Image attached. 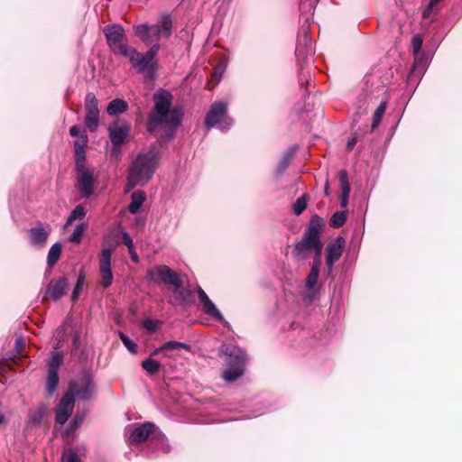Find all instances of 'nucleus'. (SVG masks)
I'll return each mask as SVG.
<instances>
[{
	"label": "nucleus",
	"mask_w": 462,
	"mask_h": 462,
	"mask_svg": "<svg viewBox=\"0 0 462 462\" xmlns=\"http://www.w3.org/2000/svg\"><path fill=\"white\" fill-rule=\"evenodd\" d=\"M153 102L154 106L147 120V130L150 133L160 130V141L166 142L181 125L183 110L180 106L171 107L172 95L164 89H160L153 95Z\"/></svg>",
	"instance_id": "1"
},
{
	"label": "nucleus",
	"mask_w": 462,
	"mask_h": 462,
	"mask_svg": "<svg viewBox=\"0 0 462 462\" xmlns=\"http://www.w3.org/2000/svg\"><path fill=\"white\" fill-rule=\"evenodd\" d=\"M160 158L161 153L157 143L152 144L146 152L138 153L128 169L126 176L128 189L145 186L152 178Z\"/></svg>",
	"instance_id": "2"
},
{
	"label": "nucleus",
	"mask_w": 462,
	"mask_h": 462,
	"mask_svg": "<svg viewBox=\"0 0 462 462\" xmlns=\"http://www.w3.org/2000/svg\"><path fill=\"white\" fill-rule=\"evenodd\" d=\"M220 352L226 356V368L222 373V378L226 382L236 381L245 373L246 363L245 351L237 346L223 344Z\"/></svg>",
	"instance_id": "3"
},
{
	"label": "nucleus",
	"mask_w": 462,
	"mask_h": 462,
	"mask_svg": "<svg viewBox=\"0 0 462 462\" xmlns=\"http://www.w3.org/2000/svg\"><path fill=\"white\" fill-rule=\"evenodd\" d=\"M172 20L169 14H163L156 24L143 23L134 27L135 34L145 44H151L154 41L169 39L172 34Z\"/></svg>",
	"instance_id": "4"
},
{
	"label": "nucleus",
	"mask_w": 462,
	"mask_h": 462,
	"mask_svg": "<svg viewBox=\"0 0 462 462\" xmlns=\"http://www.w3.org/2000/svg\"><path fill=\"white\" fill-rule=\"evenodd\" d=\"M75 188L83 199H88L93 195L97 182L98 176L96 170L86 162H75Z\"/></svg>",
	"instance_id": "5"
},
{
	"label": "nucleus",
	"mask_w": 462,
	"mask_h": 462,
	"mask_svg": "<svg viewBox=\"0 0 462 462\" xmlns=\"http://www.w3.org/2000/svg\"><path fill=\"white\" fill-rule=\"evenodd\" d=\"M228 104L226 101L214 102L205 116V125L207 128L217 127L222 132L228 131L233 120L227 115Z\"/></svg>",
	"instance_id": "6"
},
{
	"label": "nucleus",
	"mask_w": 462,
	"mask_h": 462,
	"mask_svg": "<svg viewBox=\"0 0 462 462\" xmlns=\"http://www.w3.org/2000/svg\"><path fill=\"white\" fill-rule=\"evenodd\" d=\"M147 279L155 283H164L174 287V293L182 296L181 281L177 273L166 265H158L147 271Z\"/></svg>",
	"instance_id": "7"
},
{
	"label": "nucleus",
	"mask_w": 462,
	"mask_h": 462,
	"mask_svg": "<svg viewBox=\"0 0 462 462\" xmlns=\"http://www.w3.org/2000/svg\"><path fill=\"white\" fill-rule=\"evenodd\" d=\"M107 44L115 54L125 56L131 49L127 44L125 30L120 24L107 25L103 29Z\"/></svg>",
	"instance_id": "8"
},
{
	"label": "nucleus",
	"mask_w": 462,
	"mask_h": 462,
	"mask_svg": "<svg viewBox=\"0 0 462 462\" xmlns=\"http://www.w3.org/2000/svg\"><path fill=\"white\" fill-rule=\"evenodd\" d=\"M155 424L152 422H146L143 425L134 429L129 437L128 440L131 444L139 443L145 440L152 435V439H156L161 443V448L164 452H169L170 448L165 444V436L162 432H155Z\"/></svg>",
	"instance_id": "9"
},
{
	"label": "nucleus",
	"mask_w": 462,
	"mask_h": 462,
	"mask_svg": "<svg viewBox=\"0 0 462 462\" xmlns=\"http://www.w3.org/2000/svg\"><path fill=\"white\" fill-rule=\"evenodd\" d=\"M159 50L160 45L154 43L145 54L140 55L134 49L131 48L125 57H127L136 71L141 73L153 67L155 64L154 58Z\"/></svg>",
	"instance_id": "10"
},
{
	"label": "nucleus",
	"mask_w": 462,
	"mask_h": 462,
	"mask_svg": "<svg viewBox=\"0 0 462 462\" xmlns=\"http://www.w3.org/2000/svg\"><path fill=\"white\" fill-rule=\"evenodd\" d=\"M94 392L95 384L93 379L89 374H85L79 381L69 383V392L68 394H72L73 397L77 396L86 401L91 398Z\"/></svg>",
	"instance_id": "11"
},
{
	"label": "nucleus",
	"mask_w": 462,
	"mask_h": 462,
	"mask_svg": "<svg viewBox=\"0 0 462 462\" xmlns=\"http://www.w3.org/2000/svg\"><path fill=\"white\" fill-rule=\"evenodd\" d=\"M86 108V125L88 128L94 132L99 124V109L97 99L93 93H88L85 98Z\"/></svg>",
	"instance_id": "12"
},
{
	"label": "nucleus",
	"mask_w": 462,
	"mask_h": 462,
	"mask_svg": "<svg viewBox=\"0 0 462 462\" xmlns=\"http://www.w3.org/2000/svg\"><path fill=\"white\" fill-rule=\"evenodd\" d=\"M321 245L320 238L304 233L300 241L294 246V255L298 259H306L309 257L311 251L316 250Z\"/></svg>",
	"instance_id": "13"
},
{
	"label": "nucleus",
	"mask_w": 462,
	"mask_h": 462,
	"mask_svg": "<svg viewBox=\"0 0 462 462\" xmlns=\"http://www.w3.org/2000/svg\"><path fill=\"white\" fill-rule=\"evenodd\" d=\"M112 250L104 248L99 256V272L102 287L108 288L113 283V273L111 271Z\"/></svg>",
	"instance_id": "14"
},
{
	"label": "nucleus",
	"mask_w": 462,
	"mask_h": 462,
	"mask_svg": "<svg viewBox=\"0 0 462 462\" xmlns=\"http://www.w3.org/2000/svg\"><path fill=\"white\" fill-rule=\"evenodd\" d=\"M197 293L199 300L202 305L203 311L213 319H216L225 325H228V322L224 319L222 313L200 287L197 288Z\"/></svg>",
	"instance_id": "15"
},
{
	"label": "nucleus",
	"mask_w": 462,
	"mask_h": 462,
	"mask_svg": "<svg viewBox=\"0 0 462 462\" xmlns=\"http://www.w3.org/2000/svg\"><path fill=\"white\" fill-rule=\"evenodd\" d=\"M345 239L338 236L334 242L328 245L326 248V265L328 267V274L330 275L335 263L341 257Z\"/></svg>",
	"instance_id": "16"
},
{
	"label": "nucleus",
	"mask_w": 462,
	"mask_h": 462,
	"mask_svg": "<svg viewBox=\"0 0 462 462\" xmlns=\"http://www.w3.org/2000/svg\"><path fill=\"white\" fill-rule=\"evenodd\" d=\"M51 232L50 225L32 227L28 230L29 243L36 248H43Z\"/></svg>",
	"instance_id": "17"
},
{
	"label": "nucleus",
	"mask_w": 462,
	"mask_h": 462,
	"mask_svg": "<svg viewBox=\"0 0 462 462\" xmlns=\"http://www.w3.org/2000/svg\"><path fill=\"white\" fill-rule=\"evenodd\" d=\"M75 406V400L72 394L66 393L60 400L56 409V421L63 425L71 415Z\"/></svg>",
	"instance_id": "18"
},
{
	"label": "nucleus",
	"mask_w": 462,
	"mask_h": 462,
	"mask_svg": "<svg viewBox=\"0 0 462 462\" xmlns=\"http://www.w3.org/2000/svg\"><path fill=\"white\" fill-rule=\"evenodd\" d=\"M67 286L68 280L66 278H59L58 280L51 281L47 286L46 295L53 301H57L65 294Z\"/></svg>",
	"instance_id": "19"
},
{
	"label": "nucleus",
	"mask_w": 462,
	"mask_h": 462,
	"mask_svg": "<svg viewBox=\"0 0 462 462\" xmlns=\"http://www.w3.org/2000/svg\"><path fill=\"white\" fill-rule=\"evenodd\" d=\"M109 138L113 145L118 146L122 144L130 132V126L127 125H114L108 128Z\"/></svg>",
	"instance_id": "20"
},
{
	"label": "nucleus",
	"mask_w": 462,
	"mask_h": 462,
	"mask_svg": "<svg viewBox=\"0 0 462 462\" xmlns=\"http://www.w3.org/2000/svg\"><path fill=\"white\" fill-rule=\"evenodd\" d=\"M319 276V271L316 270V268H311L310 273L306 278V288L308 290L307 294L305 296V300L309 302H311L315 300L317 296V282Z\"/></svg>",
	"instance_id": "21"
},
{
	"label": "nucleus",
	"mask_w": 462,
	"mask_h": 462,
	"mask_svg": "<svg viewBox=\"0 0 462 462\" xmlns=\"http://www.w3.org/2000/svg\"><path fill=\"white\" fill-rule=\"evenodd\" d=\"M338 179L341 187V194L339 197L341 208H346L348 204V198L350 194V185L348 182V173L346 170L338 171Z\"/></svg>",
	"instance_id": "22"
},
{
	"label": "nucleus",
	"mask_w": 462,
	"mask_h": 462,
	"mask_svg": "<svg viewBox=\"0 0 462 462\" xmlns=\"http://www.w3.org/2000/svg\"><path fill=\"white\" fill-rule=\"evenodd\" d=\"M88 145V135L86 132L79 134L74 141L75 162H86V147Z\"/></svg>",
	"instance_id": "23"
},
{
	"label": "nucleus",
	"mask_w": 462,
	"mask_h": 462,
	"mask_svg": "<svg viewBox=\"0 0 462 462\" xmlns=\"http://www.w3.org/2000/svg\"><path fill=\"white\" fill-rule=\"evenodd\" d=\"M324 227L323 218L318 215H314L310 222L308 228L304 233L310 235L314 237L320 238V233Z\"/></svg>",
	"instance_id": "24"
},
{
	"label": "nucleus",
	"mask_w": 462,
	"mask_h": 462,
	"mask_svg": "<svg viewBox=\"0 0 462 462\" xmlns=\"http://www.w3.org/2000/svg\"><path fill=\"white\" fill-rule=\"evenodd\" d=\"M146 199L145 193L143 191L138 190L134 191L131 195V202L128 205V211L132 214H135L139 211L140 208L143 204Z\"/></svg>",
	"instance_id": "25"
},
{
	"label": "nucleus",
	"mask_w": 462,
	"mask_h": 462,
	"mask_svg": "<svg viewBox=\"0 0 462 462\" xmlns=\"http://www.w3.org/2000/svg\"><path fill=\"white\" fill-rule=\"evenodd\" d=\"M128 109V104L120 98L112 100L107 107L106 112L109 116H117L119 114L126 112Z\"/></svg>",
	"instance_id": "26"
},
{
	"label": "nucleus",
	"mask_w": 462,
	"mask_h": 462,
	"mask_svg": "<svg viewBox=\"0 0 462 462\" xmlns=\"http://www.w3.org/2000/svg\"><path fill=\"white\" fill-rule=\"evenodd\" d=\"M318 4V0H301L300 4V10L301 15L305 17L306 21H309L313 16L315 7Z\"/></svg>",
	"instance_id": "27"
},
{
	"label": "nucleus",
	"mask_w": 462,
	"mask_h": 462,
	"mask_svg": "<svg viewBox=\"0 0 462 462\" xmlns=\"http://www.w3.org/2000/svg\"><path fill=\"white\" fill-rule=\"evenodd\" d=\"M59 374L57 371H48L46 375V390L49 395H52L59 385Z\"/></svg>",
	"instance_id": "28"
},
{
	"label": "nucleus",
	"mask_w": 462,
	"mask_h": 462,
	"mask_svg": "<svg viewBox=\"0 0 462 462\" xmlns=\"http://www.w3.org/2000/svg\"><path fill=\"white\" fill-rule=\"evenodd\" d=\"M62 245L60 242L55 243L50 248L47 255V263L49 267H52L60 259L61 254Z\"/></svg>",
	"instance_id": "29"
},
{
	"label": "nucleus",
	"mask_w": 462,
	"mask_h": 462,
	"mask_svg": "<svg viewBox=\"0 0 462 462\" xmlns=\"http://www.w3.org/2000/svg\"><path fill=\"white\" fill-rule=\"evenodd\" d=\"M86 217V211L81 205H78L69 215L65 226H70L75 220H81Z\"/></svg>",
	"instance_id": "30"
},
{
	"label": "nucleus",
	"mask_w": 462,
	"mask_h": 462,
	"mask_svg": "<svg viewBox=\"0 0 462 462\" xmlns=\"http://www.w3.org/2000/svg\"><path fill=\"white\" fill-rule=\"evenodd\" d=\"M347 215V210L335 212L329 220L330 226L334 228L342 226L346 221Z\"/></svg>",
	"instance_id": "31"
},
{
	"label": "nucleus",
	"mask_w": 462,
	"mask_h": 462,
	"mask_svg": "<svg viewBox=\"0 0 462 462\" xmlns=\"http://www.w3.org/2000/svg\"><path fill=\"white\" fill-rule=\"evenodd\" d=\"M63 363V355L61 352L53 351L51 354V359L49 361L48 371H57Z\"/></svg>",
	"instance_id": "32"
},
{
	"label": "nucleus",
	"mask_w": 462,
	"mask_h": 462,
	"mask_svg": "<svg viewBox=\"0 0 462 462\" xmlns=\"http://www.w3.org/2000/svg\"><path fill=\"white\" fill-rule=\"evenodd\" d=\"M295 152L296 147H291L284 152L279 162L280 172H282L290 165L293 156L295 155Z\"/></svg>",
	"instance_id": "33"
},
{
	"label": "nucleus",
	"mask_w": 462,
	"mask_h": 462,
	"mask_svg": "<svg viewBox=\"0 0 462 462\" xmlns=\"http://www.w3.org/2000/svg\"><path fill=\"white\" fill-rule=\"evenodd\" d=\"M88 225L86 223L78 224L72 234L69 237V241L72 243H79L82 240L84 232L86 231Z\"/></svg>",
	"instance_id": "34"
},
{
	"label": "nucleus",
	"mask_w": 462,
	"mask_h": 462,
	"mask_svg": "<svg viewBox=\"0 0 462 462\" xmlns=\"http://www.w3.org/2000/svg\"><path fill=\"white\" fill-rule=\"evenodd\" d=\"M142 367L149 374H155L159 372L161 364L152 358H147L142 362Z\"/></svg>",
	"instance_id": "35"
},
{
	"label": "nucleus",
	"mask_w": 462,
	"mask_h": 462,
	"mask_svg": "<svg viewBox=\"0 0 462 462\" xmlns=\"http://www.w3.org/2000/svg\"><path fill=\"white\" fill-rule=\"evenodd\" d=\"M84 282H85V272L83 269H81L79 273L77 282H76L75 287L72 291L71 300L73 301H76L78 300L79 291H81V289L84 285Z\"/></svg>",
	"instance_id": "36"
},
{
	"label": "nucleus",
	"mask_w": 462,
	"mask_h": 462,
	"mask_svg": "<svg viewBox=\"0 0 462 462\" xmlns=\"http://www.w3.org/2000/svg\"><path fill=\"white\" fill-rule=\"evenodd\" d=\"M386 109V104L385 102H382L378 107L375 109L374 115H373V125H372V130L375 129L378 125L380 124V121L383 117V116L385 113Z\"/></svg>",
	"instance_id": "37"
},
{
	"label": "nucleus",
	"mask_w": 462,
	"mask_h": 462,
	"mask_svg": "<svg viewBox=\"0 0 462 462\" xmlns=\"http://www.w3.org/2000/svg\"><path fill=\"white\" fill-rule=\"evenodd\" d=\"M118 336L127 350L132 354H136L137 345L123 332H118Z\"/></svg>",
	"instance_id": "38"
},
{
	"label": "nucleus",
	"mask_w": 462,
	"mask_h": 462,
	"mask_svg": "<svg viewBox=\"0 0 462 462\" xmlns=\"http://www.w3.org/2000/svg\"><path fill=\"white\" fill-rule=\"evenodd\" d=\"M162 348H163L164 350H176L182 348L189 351L190 349V346L186 343L171 340L163 344L162 346Z\"/></svg>",
	"instance_id": "39"
},
{
	"label": "nucleus",
	"mask_w": 462,
	"mask_h": 462,
	"mask_svg": "<svg viewBox=\"0 0 462 462\" xmlns=\"http://www.w3.org/2000/svg\"><path fill=\"white\" fill-rule=\"evenodd\" d=\"M307 207V197L305 195H302L293 204V212L295 215L300 216L306 208Z\"/></svg>",
	"instance_id": "40"
},
{
	"label": "nucleus",
	"mask_w": 462,
	"mask_h": 462,
	"mask_svg": "<svg viewBox=\"0 0 462 462\" xmlns=\"http://www.w3.org/2000/svg\"><path fill=\"white\" fill-rule=\"evenodd\" d=\"M84 418L85 416L83 414H77L69 422L68 429L66 430V435H69L71 432L75 431L78 428H79L84 420Z\"/></svg>",
	"instance_id": "41"
},
{
	"label": "nucleus",
	"mask_w": 462,
	"mask_h": 462,
	"mask_svg": "<svg viewBox=\"0 0 462 462\" xmlns=\"http://www.w3.org/2000/svg\"><path fill=\"white\" fill-rule=\"evenodd\" d=\"M422 42L423 40L420 34H415L411 38V48L414 56H417L420 53Z\"/></svg>",
	"instance_id": "42"
},
{
	"label": "nucleus",
	"mask_w": 462,
	"mask_h": 462,
	"mask_svg": "<svg viewBox=\"0 0 462 462\" xmlns=\"http://www.w3.org/2000/svg\"><path fill=\"white\" fill-rule=\"evenodd\" d=\"M426 67V60L420 56V53L417 56H414V65L412 69V73L416 71L421 72L425 69Z\"/></svg>",
	"instance_id": "43"
},
{
	"label": "nucleus",
	"mask_w": 462,
	"mask_h": 462,
	"mask_svg": "<svg viewBox=\"0 0 462 462\" xmlns=\"http://www.w3.org/2000/svg\"><path fill=\"white\" fill-rule=\"evenodd\" d=\"M63 462H79V458L78 453L74 449H69V451L63 453L62 455Z\"/></svg>",
	"instance_id": "44"
},
{
	"label": "nucleus",
	"mask_w": 462,
	"mask_h": 462,
	"mask_svg": "<svg viewBox=\"0 0 462 462\" xmlns=\"http://www.w3.org/2000/svg\"><path fill=\"white\" fill-rule=\"evenodd\" d=\"M321 252H322V245L319 246L316 250H314L315 256L313 259V263L311 268H316V270L320 269L321 266Z\"/></svg>",
	"instance_id": "45"
},
{
	"label": "nucleus",
	"mask_w": 462,
	"mask_h": 462,
	"mask_svg": "<svg viewBox=\"0 0 462 462\" xmlns=\"http://www.w3.org/2000/svg\"><path fill=\"white\" fill-rule=\"evenodd\" d=\"M121 234H122V242L128 248V250L134 248V245L131 236L125 231H122Z\"/></svg>",
	"instance_id": "46"
},
{
	"label": "nucleus",
	"mask_w": 462,
	"mask_h": 462,
	"mask_svg": "<svg viewBox=\"0 0 462 462\" xmlns=\"http://www.w3.org/2000/svg\"><path fill=\"white\" fill-rule=\"evenodd\" d=\"M43 414H44V411H43V409L41 408L34 414H32L30 417V420L32 423H39L42 420Z\"/></svg>",
	"instance_id": "47"
},
{
	"label": "nucleus",
	"mask_w": 462,
	"mask_h": 462,
	"mask_svg": "<svg viewBox=\"0 0 462 462\" xmlns=\"http://www.w3.org/2000/svg\"><path fill=\"white\" fill-rule=\"evenodd\" d=\"M432 10H433V0H429L427 7L424 9V11L422 13L423 18H430Z\"/></svg>",
	"instance_id": "48"
},
{
	"label": "nucleus",
	"mask_w": 462,
	"mask_h": 462,
	"mask_svg": "<svg viewBox=\"0 0 462 462\" xmlns=\"http://www.w3.org/2000/svg\"><path fill=\"white\" fill-rule=\"evenodd\" d=\"M143 327L147 328L148 330H155L157 328V324L154 320L152 319H146L143 321Z\"/></svg>",
	"instance_id": "49"
},
{
	"label": "nucleus",
	"mask_w": 462,
	"mask_h": 462,
	"mask_svg": "<svg viewBox=\"0 0 462 462\" xmlns=\"http://www.w3.org/2000/svg\"><path fill=\"white\" fill-rule=\"evenodd\" d=\"M84 132H86V130H84V129L82 130L80 127H79L77 125H73L69 129V134L73 137H77V136H79V134H83Z\"/></svg>",
	"instance_id": "50"
},
{
	"label": "nucleus",
	"mask_w": 462,
	"mask_h": 462,
	"mask_svg": "<svg viewBox=\"0 0 462 462\" xmlns=\"http://www.w3.org/2000/svg\"><path fill=\"white\" fill-rule=\"evenodd\" d=\"M129 253H130L131 259L133 260V262L135 263H139V256L135 251V248L134 247L132 249H129Z\"/></svg>",
	"instance_id": "51"
},
{
	"label": "nucleus",
	"mask_w": 462,
	"mask_h": 462,
	"mask_svg": "<svg viewBox=\"0 0 462 462\" xmlns=\"http://www.w3.org/2000/svg\"><path fill=\"white\" fill-rule=\"evenodd\" d=\"M356 137H352L350 138L348 141H347V143H346V148L347 150H352L354 148V146L356 145Z\"/></svg>",
	"instance_id": "52"
},
{
	"label": "nucleus",
	"mask_w": 462,
	"mask_h": 462,
	"mask_svg": "<svg viewBox=\"0 0 462 462\" xmlns=\"http://www.w3.org/2000/svg\"><path fill=\"white\" fill-rule=\"evenodd\" d=\"M5 420V413L3 412V407H2V404L0 403V425L3 424Z\"/></svg>",
	"instance_id": "53"
},
{
	"label": "nucleus",
	"mask_w": 462,
	"mask_h": 462,
	"mask_svg": "<svg viewBox=\"0 0 462 462\" xmlns=\"http://www.w3.org/2000/svg\"><path fill=\"white\" fill-rule=\"evenodd\" d=\"M324 193H325V196H327V197H328L330 195L329 186H328V180L326 182V187H325Z\"/></svg>",
	"instance_id": "54"
},
{
	"label": "nucleus",
	"mask_w": 462,
	"mask_h": 462,
	"mask_svg": "<svg viewBox=\"0 0 462 462\" xmlns=\"http://www.w3.org/2000/svg\"><path fill=\"white\" fill-rule=\"evenodd\" d=\"M162 350H164L163 348H162V346H161V347H159V348H156V349L152 353V355H157V354H158L159 352H161Z\"/></svg>",
	"instance_id": "55"
},
{
	"label": "nucleus",
	"mask_w": 462,
	"mask_h": 462,
	"mask_svg": "<svg viewBox=\"0 0 462 462\" xmlns=\"http://www.w3.org/2000/svg\"><path fill=\"white\" fill-rule=\"evenodd\" d=\"M16 343L17 344L23 343V338L22 337L17 338Z\"/></svg>",
	"instance_id": "56"
},
{
	"label": "nucleus",
	"mask_w": 462,
	"mask_h": 462,
	"mask_svg": "<svg viewBox=\"0 0 462 462\" xmlns=\"http://www.w3.org/2000/svg\"><path fill=\"white\" fill-rule=\"evenodd\" d=\"M220 69V72H219V76H221V74L223 73V71L225 70V67L219 69Z\"/></svg>",
	"instance_id": "57"
},
{
	"label": "nucleus",
	"mask_w": 462,
	"mask_h": 462,
	"mask_svg": "<svg viewBox=\"0 0 462 462\" xmlns=\"http://www.w3.org/2000/svg\"><path fill=\"white\" fill-rule=\"evenodd\" d=\"M77 340H78V337H75V338H74V340H73V341H74V344L76 343V341H77Z\"/></svg>",
	"instance_id": "58"
},
{
	"label": "nucleus",
	"mask_w": 462,
	"mask_h": 462,
	"mask_svg": "<svg viewBox=\"0 0 462 462\" xmlns=\"http://www.w3.org/2000/svg\"><path fill=\"white\" fill-rule=\"evenodd\" d=\"M439 0H435V4H437Z\"/></svg>",
	"instance_id": "59"
}]
</instances>
